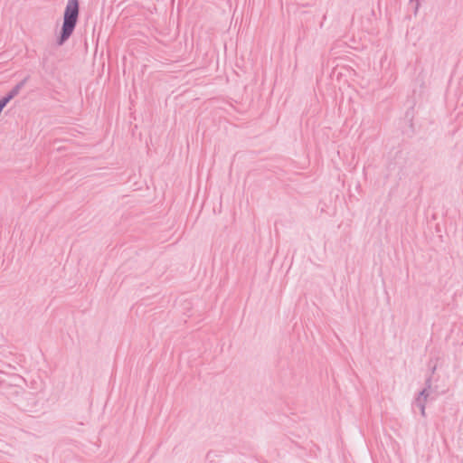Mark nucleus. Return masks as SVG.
I'll return each mask as SVG.
<instances>
[{"instance_id":"obj_1","label":"nucleus","mask_w":463,"mask_h":463,"mask_svg":"<svg viewBox=\"0 0 463 463\" xmlns=\"http://www.w3.org/2000/svg\"><path fill=\"white\" fill-rule=\"evenodd\" d=\"M80 14V5L78 0H69L67 2L61 29L57 38V44L62 45L72 35L77 25Z\"/></svg>"},{"instance_id":"obj_2","label":"nucleus","mask_w":463,"mask_h":463,"mask_svg":"<svg viewBox=\"0 0 463 463\" xmlns=\"http://www.w3.org/2000/svg\"><path fill=\"white\" fill-rule=\"evenodd\" d=\"M429 395H430L429 390H427V388H424L422 391H420L419 392L418 396L416 397V399L414 401V404L420 409V414L423 417H425V415H426L425 406H426V402H427Z\"/></svg>"},{"instance_id":"obj_3","label":"nucleus","mask_w":463,"mask_h":463,"mask_svg":"<svg viewBox=\"0 0 463 463\" xmlns=\"http://www.w3.org/2000/svg\"><path fill=\"white\" fill-rule=\"evenodd\" d=\"M26 80L27 78L24 79L8 92L6 96L9 98L10 100L19 94L20 90L24 86Z\"/></svg>"},{"instance_id":"obj_4","label":"nucleus","mask_w":463,"mask_h":463,"mask_svg":"<svg viewBox=\"0 0 463 463\" xmlns=\"http://www.w3.org/2000/svg\"><path fill=\"white\" fill-rule=\"evenodd\" d=\"M10 99L7 96H5L0 99V112H2L3 109L7 105Z\"/></svg>"},{"instance_id":"obj_5","label":"nucleus","mask_w":463,"mask_h":463,"mask_svg":"<svg viewBox=\"0 0 463 463\" xmlns=\"http://www.w3.org/2000/svg\"><path fill=\"white\" fill-rule=\"evenodd\" d=\"M431 385H432V376L430 375L426 381H425V388H427V390L430 389L431 388Z\"/></svg>"},{"instance_id":"obj_6","label":"nucleus","mask_w":463,"mask_h":463,"mask_svg":"<svg viewBox=\"0 0 463 463\" xmlns=\"http://www.w3.org/2000/svg\"><path fill=\"white\" fill-rule=\"evenodd\" d=\"M436 371V366H433L432 369H431V373H434Z\"/></svg>"}]
</instances>
